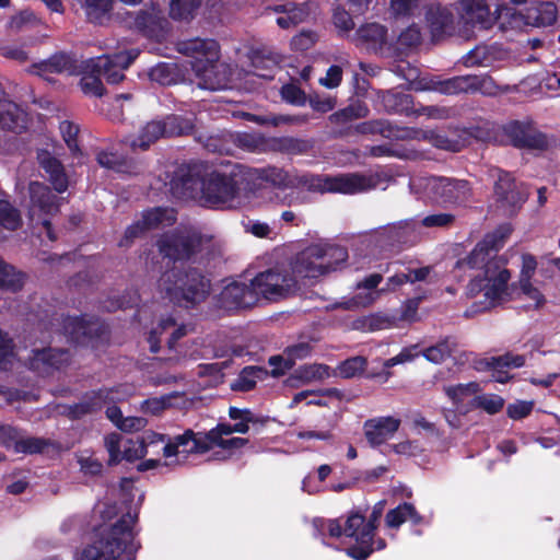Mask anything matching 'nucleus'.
Segmentation results:
<instances>
[{"label": "nucleus", "instance_id": "f257e3e1", "mask_svg": "<svg viewBox=\"0 0 560 560\" xmlns=\"http://www.w3.org/2000/svg\"><path fill=\"white\" fill-rule=\"evenodd\" d=\"M505 234L500 231L485 236L467 258L471 268L482 269V276H476L467 285L468 298L482 295L483 300L476 303V312H482L510 300V271L504 261L498 257Z\"/></svg>", "mask_w": 560, "mask_h": 560}, {"label": "nucleus", "instance_id": "f03ea898", "mask_svg": "<svg viewBox=\"0 0 560 560\" xmlns=\"http://www.w3.org/2000/svg\"><path fill=\"white\" fill-rule=\"evenodd\" d=\"M185 198L217 209H233L241 205V189H246L243 172L221 173L202 163L188 165L175 182Z\"/></svg>", "mask_w": 560, "mask_h": 560}, {"label": "nucleus", "instance_id": "7ed1b4c3", "mask_svg": "<svg viewBox=\"0 0 560 560\" xmlns=\"http://www.w3.org/2000/svg\"><path fill=\"white\" fill-rule=\"evenodd\" d=\"M158 292L163 299L176 305L192 307L210 295L211 281L196 267L174 266L159 278Z\"/></svg>", "mask_w": 560, "mask_h": 560}, {"label": "nucleus", "instance_id": "20e7f679", "mask_svg": "<svg viewBox=\"0 0 560 560\" xmlns=\"http://www.w3.org/2000/svg\"><path fill=\"white\" fill-rule=\"evenodd\" d=\"M136 522L137 515H124L98 541L83 550L81 560H116L124 553L127 560H133L138 549L132 530Z\"/></svg>", "mask_w": 560, "mask_h": 560}, {"label": "nucleus", "instance_id": "39448f33", "mask_svg": "<svg viewBox=\"0 0 560 560\" xmlns=\"http://www.w3.org/2000/svg\"><path fill=\"white\" fill-rule=\"evenodd\" d=\"M410 188L416 194L443 206H466L472 197V188L469 182L452 177L412 178Z\"/></svg>", "mask_w": 560, "mask_h": 560}, {"label": "nucleus", "instance_id": "423d86ee", "mask_svg": "<svg viewBox=\"0 0 560 560\" xmlns=\"http://www.w3.org/2000/svg\"><path fill=\"white\" fill-rule=\"evenodd\" d=\"M295 186L306 187L311 191L339 192L353 195L368 191L376 186L371 177L359 173L328 175H301L293 176Z\"/></svg>", "mask_w": 560, "mask_h": 560}, {"label": "nucleus", "instance_id": "0eeeda50", "mask_svg": "<svg viewBox=\"0 0 560 560\" xmlns=\"http://www.w3.org/2000/svg\"><path fill=\"white\" fill-rule=\"evenodd\" d=\"M212 240L195 229L178 228L162 234L156 241L159 253L171 260H188L206 248Z\"/></svg>", "mask_w": 560, "mask_h": 560}, {"label": "nucleus", "instance_id": "6e6552de", "mask_svg": "<svg viewBox=\"0 0 560 560\" xmlns=\"http://www.w3.org/2000/svg\"><path fill=\"white\" fill-rule=\"evenodd\" d=\"M27 190L30 219L40 223L46 230L47 237L55 241L57 237L52 232L50 219L60 211L65 198L58 197L46 184L36 180L28 184Z\"/></svg>", "mask_w": 560, "mask_h": 560}, {"label": "nucleus", "instance_id": "1a4fd4ad", "mask_svg": "<svg viewBox=\"0 0 560 560\" xmlns=\"http://www.w3.org/2000/svg\"><path fill=\"white\" fill-rule=\"evenodd\" d=\"M488 175L493 179V195L497 206L506 215H514L528 198L523 184H517L511 173L499 167H491Z\"/></svg>", "mask_w": 560, "mask_h": 560}, {"label": "nucleus", "instance_id": "9d476101", "mask_svg": "<svg viewBox=\"0 0 560 560\" xmlns=\"http://www.w3.org/2000/svg\"><path fill=\"white\" fill-rule=\"evenodd\" d=\"M254 281L259 300L278 301L299 290L295 276L288 269H268L258 273Z\"/></svg>", "mask_w": 560, "mask_h": 560}, {"label": "nucleus", "instance_id": "9b49d317", "mask_svg": "<svg viewBox=\"0 0 560 560\" xmlns=\"http://www.w3.org/2000/svg\"><path fill=\"white\" fill-rule=\"evenodd\" d=\"M503 132L510 143L518 149L546 151L555 144V139H550L533 126L520 121L509 122L504 126Z\"/></svg>", "mask_w": 560, "mask_h": 560}, {"label": "nucleus", "instance_id": "f8f14e48", "mask_svg": "<svg viewBox=\"0 0 560 560\" xmlns=\"http://www.w3.org/2000/svg\"><path fill=\"white\" fill-rule=\"evenodd\" d=\"M431 89L446 95L477 91L483 94H492L495 90V83L489 75L467 74L434 81L432 82Z\"/></svg>", "mask_w": 560, "mask_h": 560}, {"label": "nucleus", "instance_id": "ddd939ff", "mask_svg": "<svg viewBox=\"0 0 560 560\" xmlns=\"http://www.w3.org/2000/svg\"><path fill=\"white\" fill-rule=\"evenodd\" d=\"M191 69L197 85L200 89L217 91L230 88L232 81V68L225 62L206 61L191 62Z\"/></svg>", "mask_w": 560, "mask_h": 560}, {"label": "nucleus", "instance_id": "4468645a", "mask_svg": "<svg viewBox=\"0 0 560 560\" xmlns=\"http://www.w3.org/2000/svg\"><path fill=\"white\" fill-rule=\"evenodd\" d=\"M58 327L70 341L78 345H88L92 339L100 337L104 331V326L93 318L86 317H61L55 318Z\"/></svg>", "mask_w": 560, "mask_h": 560}, {"label": "nucleus", "instance_id": "2eb2a0df", "mask_svg": "<svg viewBox=\"0 0 560 560\" xmlns=\"http://www.w3.org/2000/svg\"><path fill=\"white\" fill-rule=\"evenodd\" d=\"M139 52V49L131 48L114 55L98 57L94 62L93 70L108 83H119L125 78L122 71L133 62Z\"/></svg>", "mask_w": 560, "mask_h": 560}, {"label": "nucleus", "instance_id": "dca6fc26", "mask_svg": "<svg viewBox=\"0 0 560 560\" xmlns=\"http://www.w3.org/2000/svg\"><path fill=\"white\" fill-rule=\"evenodd\" d=\"M246 190L256 195L262 183L277 188L295 187V179L287 171L276 167L254 168L243 172Z\"/></svg>", "mask_w": 560, "mask_h": 560}, {"label": "nucleus", "instance_id": "f3484780", "mask_svg": "<svg viewBox=\"0 0 560 560\" xmlns=\"http://www.w3.org/2000/svg\"><path fill=\"white\" fill-rule=\"evenodd\" d=\"M220 301L223 307L234 310L254 306L260 300L253 279L249 284L242 282L229 283L222 290Z\"/></svg>", "mask_w": 560, "mask_h": 560}, {"label": "nucleus", "instance_id": "a211bd4d", "mask_svg": "<svg viewBox=\"0 0 560 560\" xmlns=\"http://www.w3.org/2000/svg\"><path fill=\"white\" fill-rule=\"evenodd\" d=\"M425 21L434 42L444 39L455 33V15L447 7L432 3L425 11Z\"/></svg>", "mask_w": 560, "mask_h": 560}, {"label": "nucleus", "instance_id": "6ab92c4d", "mask_svg": "<svg viewBox=\"0 0 560 560\" xmlns=\"http://www.w3.org/2000/svg\"><path fill=\"white\" fill-rule=\"evenodd\" d=\"M400 423V419L392 416L369 419L363 424L364 436L370 446H380L395 435Z\"/></svg>", "mask_w": 560, "mask_h": 560}, {"label": "nucleus", "instance_id": "aec40b11", "mask_svg": "<svg viewBox=\"0 0 560 560\" xmlns=\"http://www.w3.org/2000/svg\"><path fill=\"white\" fill-rule=\"evenodd\" d=\"M196 433L188 429L183 434L170 438L162 448L165 465H182L189 454H194Z\"/></svg>", "mask_w": 560, "mask_h": 560}, {"label": "nucleus", "instance_id": "412c9836", "mask_svg": "<svg viewBox=\"0 0 560 560\" xmlns=\"http://www.w3.org/2000/svg\"><path fill=\"white\" fill-rule=\"evenodd\" d=\"M319 253H322L316 246L311 245L306 247L304 250L299 253L292 264L291 271L295 278H318L320 276H325V267L320 258H318Z\"/></svg>", "mask_w": 560, "mask_h": 560}, {"label": "nucleus", "instance_id": "4be33fe9", "mask_svg": "<svg viewBox=\"0 0 560 560\" xmlns=\"http://www.w3.org/2000/svg\"><path fill=\"white\" fill-rule=\"evenodd\" d=\"M69 360V351L65 349H34L30 358V368L39 374H48L67 365Z\"/></svg>", "mask_w": 560, "mask_h": 560}, {"label": "nucleus", "instance_id": "5701e85b", "mask_svg": "<svg viewBox=\"0 0 560 560\" xmlns=\"http://www.w3.org/2000/svg\"><path fill=\"white\" fill-rule=\"evenodd\" d=\"M176 50L185 56L191 57L192 62L217 61L219 59V45L213 39L190 38L178 40Z\"/></svg>", "mask_w": 560, "mask_h": 560}, {"label": "nucleus", "instance_id": "b1692460", "mask_svg": "<svg viewBox=\"0 0 560 560\" xmlns=\"http://www.w3.org/2000/svg\"><path fill=\"white\" fill-rule=\"evenodd\" d=\"M167 20L155 7L141 10L136 14L135 26L147 37L161 39L164 36Z\"/></svg>", "mask_w": 560, "mask_h": 560}, {"label": "nucleus", "instance_id": "393cba45", "mask_svg": "<svg viewBox=\"0 0 560 560\" xmlns=\"http://www.w3.org/2000/svg\"><path fill=\"white\" fill-rule=\"evenodd\" d=\"M37 161L47 174L55 191L59 194L65 192L69 187V179L62 163L47 150H39L37 152Z\"/></svg>", "mask_w": 560, "mask_h": 560}, {"label": "nucleus", "instance_id": "a878e982", "mask_svg": "<svg viewBox=\"0 0 560 560\" xmlns=\"http://www.w3.org/2000/svg\"><path fill=\"white\" fill-rule=\"evenodd\" d=\"M125 397L126 393H122L119 387L103 388L97 392H92L82 402L75 405L73 413L75 416L90 413L103 408L105 405L120 401Z\"/></svg>", "mask_w": 560, "mask_h": 560}, {"label": "nucleus", "instance_id": "bb28decb", "mask_svg": "<svg viewBox=\"0 0 560 560\" xmlns=\"http://www.w3.org/2000/svg\"><path fill=\"white\" fill-rule=\"evenodd\" d=\"M383 277L380 273H372L357 283L358 292L352 296L350 305L366 307L380 299L386 289H377Z\"/></svg>", "mask_w": 560, "mask_h": 560}, {"label": "nucleus", "instance_id": "cd10ccee", "mask_svg": "<svg viewBox=\"0 0 560 560\" xmlns=\"http://www.w3.org/2000/svg\"><path fill=\"white\" fill-rule=\"evenodd\" d=\"M354 40L357 45L377 51L387 43V30L376 22L366 23L357 30Z\"/></svg>", "mask_w": 560, "mask_h": 560}, {"label": "nucleus", "instance_id": "c85d7f7f", "mask_svg": "<svg viewBox=\"0 0 560 560\" xmlns=\"http://www.w3.org/2000/svg\"><path fill=\"white\" fill-rule=\"evenodd\" d=\"M34 72L50 81L47 74L50 73H73L75 70V60L68 54L57 52L47 60L33 66Z\"/></svg>", "mask_w": 560, "mask_h": 560}, {"label": "nucleus", "instance_id": "c756f323", "mask_svg": "<svg viewBox=\"0 0 560 560\" xmlns=\"http://www.w3.org/2000/svg\"><path fill=\"white\" fill-rule=\"evenodd\" d=\"M462 19L469 24L488 28L491 25L490 10L483 0H460Z\"/></svg>", "mask_w": 560, "mask_h": 560}, {"label": "nucleus", "instance_id": "7c9ffc66", "mask_svg": "<svg viewBox=\"0 0 560 560\" xmlns=\"http://www.w3.org/2000/svg\"><path fill=\"white\" fill-rule=\"evenodd\" d=\"M164 127L161 120L148 121L140 128L137 136L128 137L126 142L132 149L147 150L160 138L166 137Z\"/></svg>", "mask_w": 560, "mask_h": 560}, {"label": "nucleus", "instance_id": "2f4dec72", "mask_svg": "<svg viewBox=\"0 0 560 560\" xmlns=\"http://www.w3.org/2000/svg\"><path fill=\"white\" fill-rule=\"evenodd\" d=\"M176 322L173 317L168 316L166 318H162L156 327H154L148 336V342L150 345L151 352L155 353L160 350V336L170 328H174L170 339H168V348L173 349L175 343L183 338L186 334V327L184 325L176 327Z\"/></svg>", "mask_w": 560, "mask_h": 560}, {"label": "nucleus", "instance_id": "473e14b6", "mask_svg": "<svg viewBox=\"0 0 560 560\" xmlns=\"http://www.w3.org/2000/svg\"><path fill=\"white\" fill-rule=\"evenodd\" d=\"M374 530L375 525L366 524L363 515L353 513L347 518L343 533L361 546H368L373 540Z\"/></svg>", "mask_w": 560, "mask_h": 560}, {"label": "nucleus", "instance_id": "72a5a7b5", "mask_svg": "<svg viewBox=\"0 0 560 560\" xmlns=\"http://www.w3.org/2000/svg\"><path fill=\"white\" fill-rule=\"evenodd\" d=\"M25 128V114L13 102L0 100V130L20 132Z\"/></svg>", "mask_w": 560, "mask_h": 560}, {"label": "nucleus", "instance_id": "f704fd0d", "mask_svg": "<svg viewBox=\"0 0 560 560\" xmlns=\"http://www.w3.org/2000/svg\"><path fill=\"white\" fill-rule=\"evenodd\" d=\"M407 521L415 525L423 521V517L417 512L416 508L408 502H404L397 508L389 510L385 516V523L390 528H398Z\"/></svg>", "mask_w": 560, "mask_h": 560}, {"label": "nucleus", "instance_id": "c9c22d12", "mask_svg": "<svg viewBox=\"0 0 560 560\" xmlns=\"http://www.w3.org/2000/svg\"><path fill=\"white\" fill-rule=\"evenodd\" d=\"M26 279V273L18 270L14 266L5 262L0 257V289L10 292H18L22 290Z\"/></svg>", "mask_w": 560, "mask_h": 560}, {"label": "nucleus", "instance_id": "e433bc0d", "mask_svg": "<svg viewBox=\"0 0 560 560\" xmlns=\"http://www.w3.org/2000/svg\"><path fill=\"white\" fill-rule=\"evenodd\" d=\"M314 246L322 252L318 255L320 261H323L324 265H327L325 267V275L335 271L339 265L346 262L348 258V252L342 246L322 244H314Z\"/></svg>", "mask_w": 560, "mask_h": 560}, {"label": "nucleus", "instance_id": "4c0bfd02", "mask_svg": "<svg viewBox=\"0 0 560 560\" xmlns=\"http://www.w3.org/2000/svg\"><path fill=\"white\" fill-rule=\"evenodd\" d=\"M457 342L453 337H445L438 343L421 351L422 355L434 364L444 362L456 350Z\"/></svg>", "mask_w": 560, "mask_h": 560}, {"label": "nucleus", "instance_id": "58836bf2", "mask_svg": "<svg viewBox=\"0 0 560 560\" xmlns=\"http://www.w3.org/2000/svg\"><path fill=\"white\" fill-rule=\"evenodd\" d=\"M443 392L451 399V401L460 408L468 398H474L480 392V386L477 382L467 384H456L443 387Z\"/></svg>", "mask_w": 560, "mask_h": 560}, {"label": "nucleus", "instance_id": "ea45409f", "mask_svg": "<svg viewBox=\"0 0 560 560\" xmlns=\"http://www.w3.org/2000/svg\"><path fill=\"white\" fill-rule=\"evenodd\" d=\"M50 448L57 450L58 444L52 440L44 438H21L20 440H16L15 443L16 453L37 454L48 452Z\"/></svg>", "mask_w": 560, "mask_h": 560}, {"label": "nucleus", "instance_id": "a19ab883", "mask_svg": "<svg viewBox=\"0 0 560 560\" xmlns=\"http://www.w3.org/2000/svg\"><path fill=\"white\" fill-rule=\"evenodd\" d=\"M558 8L552 1H541L528 10V18L537 26H548L556 22Z\"/></svg>", "mask_w": 560, "mask_h": 560}, {"label": "nucleus", "instance_id": "79ce46f5", "mask_svg": "<svg viewBox=\"0 0 560 560\" xmlns=\"http://www.w3.org/2000/svg\"><path fill=\"white\" fill-rule=\"evenodd\" d=\"M140 220L144 223L148 231H150L161 225H170L175 222L176 218L172 209L159 207L143 211Z\"/></svg>", "mask_w": 560, "mask_h": 560}, {"label": "nucleus", "instance_id": "37998d69", "mask_svg": "<svg viewBox=\"0 0 560 560\" xmlns=\"http://www.w3.org/2000/svg\"><path fill=\"white\" fill-rule=\"evenodd\" d=\"M388 113H407L411 106V96L400 92L383 91L380 95Z\"/></svg>", "mask_w": 560, "mask_h": 560}, {"label": "nucleus", "instance_id": "c03bdc74", "mask_svg": "<svg viewBox=\"0 0 560 560\" xmlns=\"http://www.w3.org/2000/svg\"><path fill=\"white\" fill-rule=\"evenodd\" d=\"M161 121L165 126L166 137L188 135L195 127L191 118L180 115H168L164 119H161Z\"/></svg>", "mask_w": 560, "mask_h": 560}, {"label": "nucleus", "instance_id": "a18cd8bd", "mask_svg": "<svg viewBox=\"0 0 560 560\" xmlns=\"http://www.w3.org/2000/svg\"><path fill=\"white\" fill-rule=\"evenodd\" d=\"M0 224L10 231H15L22 225L20 210L5 199H0Z\"/></svg>", "mask_w": 560, "mask_h": 560}, {"label": "nucleus", "instance_id": "49530a36", "mask_svg": "<svg viewBox=\"0 0 560 560\" xmlns=\"http://www.w3.org/2000/svg\"><path fill=\"white\" fill-rule=\"evenodd\" d=\"M525 364V357L521 354L505 353L499 357H491L490 359H485L479 362L478 369L481 370L483 368H521Z\"/></svg>", "mask_w": 560, "mask_h": 560}, {"label": "nucleus", "instance_id": "de8ad7c7", "mask_svg": "<svg viewBox=\"0 0 560 560\" xmlns=\"http://www.w3.org/2000/svg\"><path fill=\"white\" fill-rule=\"evenodd\" d=\"M200 3L201 0H171L170 14L174 20H189Z\"/></svg>", "mask_w": 560, "mask_h": 560}, {"label": "nucleus", "instance_id": "09e8293b", "mask_svg": "<svg viewBox=\"0 0 560 560\" xmlns=\"http://www.w3.org/2000/svg\"><path fill=\"white\" fill-rule=\"evenodd\" d=\"M368 365L366 358L357 355L342 361L337 366V373L343 378H351L361 374Z\"/></svg>", "mask_w": 560, "mask_h": 560}, {"label": "nucleus", "instance_id": "8fccbe9b", "mask_svg": "<svg viewBox=\"0 0 560 560\" xmlns=\"http://www.w3.org/2000/svg\"><path fill=\"white\" fill-rule=\"evenodd\" d=\"M369 115V108L363 104H351L348 107L329 116L331 122L342 124L352 119L364 118Z\"/></svg>", "mask_w": 560, "mask_h": 560}, {"label": "nucleus", "instance_id": "3c124183", "mask_svg": "<svg viewBox=\"0 0 560 560\" xmlns=\"http://www.w3.org/2000/svg\"><path fill=\"white\" fill-rule=\"evenodd\" d=\"M423 0H389V12L395 18L413 16L421 8Z\"/></svg>", "mask_w": 560, "mask_h": 560}, {"label": "nucleus", "instance_id": "603ef678", "mask_svg": "<svg viewBox=\"0 0 560 560\" xmlns=\"http://www.w3.org/2000/svg\"><path fill=\"white\" fill-rule=\"evenodd\" d=\"M504 406V400L499 395H479L470 401V407L481 408L490 415L499 412Z\"/></svg>", "mask_w": 560, "mask_h": 560}, {"label": "nucleus", "instance_id": "864d4df0", "mask_svg": "<svg viewBox=\"0 0 560 560\" xmlns=\"http://www.w3.org/2000/svg\"><path fill=\"white\" fill-rule=\"evenodd\" d=\"M421 138L428 140L430 143H432L438 149L451 151V152H458L460 150V142L457 140L448 139L446 136L438 133L433 130L429 131H422Z\"/></svg>", "mask_w": 560, "mask_h": 560}, {"label": "nucleus", "instance_id": "5fc2aeb1", "mask_svg": "<svg viewBox=\"0 0 560 560\" xmlns=\"http://www.w3.org/2000/svg\"><path fill=\"white\" fill-rule=\"evenodd\" d=\"M122 436L119 433H110L104 438V445L109 454L108 464L116 465L121 462Z\"/></svg>", "mask_w": 560, "mask_h": 560}, {"label": "nucleus", "instance_id": "6e6d98bb", "mask_svg": "<svg viewBox=\"0 0 560 560\" xmlns=\"http://www.w3.org/2000/svg\"><path fill=\"white\" fill-rule=\"evenodd\" d=\"M122 436L119 433H110L104 438V445L109 454L108 464L116 465L121 462Z\"/></svg>", "mask_w": 560, "mask_h": 560}, {"label": "nucleus", "instance_id": "4d7b16f0", "mask_svg": "<svg viewBox=\"0 0 560 560\" xmlns=\"http://www.w3.org/2000/svg\"><path fill=\"white\" fill-rule=\"evenodd\" d=\"M261 373V369L255 366H246L241 372L236 383L232 386L233 389L248 392L256 385V378Z\"/></svg>", "mask_w": 560, "mask_h": 560}, {"label": "nucleus", "instance_id": "13d9d810", "mask_svg": "<svg viewBox=\"0 0 560 560\" xmlns=\"http://www.w3.org/2000/svg\"><path fill=\"white\" fill-rule=\"evenodd\" d=\"M490 59V50L487 46H476L463 57V63L466 67L488 66Z\"/></svg>", "mask_w": 560, "mask_h": 560}, {"label": "nucleus", "instance_id": "bf43d9fd", "mask_svg": "<svg viewBox=\"0 0 560 560\" xmlns=\"http://www.w3.org/2000/svg\"><path fill=\"white\" fill-rule=\"evenodd\" d=\"M278 149L289 154H302L311 149V144L306 140L284 137L277 140Z\"/></svg>", "mask_w": 560, "mask_h": 560}, {"label": "nucleus", "instance_id": "052dcab7", "mask_svg": "<svg viewBox=\"0 0 560 560\" xmlns=\"http://www.w3.org/2000/svg\"><path fill=\"white\" fill-rule=\"evenodd\" d=\"M354 131L361 135H381L383 137H389L390 135L389 125L385 120H369L358 124Z\"/></svg>", "mask_w": 560, "mask_h": 560}, {"label": "nucleus", "instance_id": "680f3d73", "mask_svg": "<svg viewBox=\"0 0 560 560\" xmlns=\"http://www.w3.org/2000/svg\"><path fill=\"white\" fill-rule=\"evenodd\" d=\"M106 416L107 418L114 422L118 428H120L121 430H127V429H140L142 425H143V420L142 419H139V418H135V419H127L125 421H121V418H122V415H121V411L120 409L115 406V405H112V406H108L107 409H106Z\"/></svg>", "mask_w": 560, "mask_h": 560}, {"label": "nucleus", "instance_id": "e2e57ef3", "mask_svg": "<svg viewBox=\"0 0 560 560\" xmlns=\"http://www.w3.org/2000/svg\"><path fill=\"white\" fill-rule=\"evenodd\" d=\"M236 144L249 152H259L265 148V139L260 135L243 132L236 136Z\"/></svg>", "mask_w": 560, "mask_h": 560}, {"label": "nucleus", "instance_id": "0e129e2a", "mask_svg": "<svg viewBox=\"0 0 560 560\" xmlns=\"http://www.w3.org/2000/svg\"><path fill=\"white\" fill-rule=\"evenodd\" d=\"M149 78L161 85H170L174 82V71L170 65L159 63L150 70Z\"/></svg>", "mask_w": 560, "mask_h": 560}, {"label": "nucleus", "instance_id": "69168bd1", "mask_svg": "<svg viewBox=\"0 0 560 560\" xmlns=\"http://www.w3.org/2000/svg\"><path fill=\"white\" fill-rule=\"evenodd\" d=\"M59 129L61 131L62 138H63L65 142L67 143L69 150L73 154L80 153V149L77 143V136L79 133V127L68 120H63L60 122Z\"/></svg>", "mask_w": 560, "mask_h": 560}, {"label": "nucleus", "instance_id": "338daca9", "mask_svg": "<svg viewBox=\"0 0 560 560\" xmlns=\"http://www.w3.org/2000/svg\"><path fill=\"white\" fill-rule=\"evenodd\" d=\"M147 455L142 443L139 439L126 440L122 444L121 460L135 462Z\"/></svg>", "mask_w": 560, "mask_h": 560}, {"label": "nucleus", "instance_id": "774afa93", "mask_svg": "<svg viewBox=\"0 0 560 560\" xmlns=\"http://www.w3.org/2000/svg\"><path fill=\"white\" fill-rule=\"evenodd\" d=\"M86 14L91 21L97 22L112 8V0H84Z\"/></svg>", "mask_w": 560, "mask_h": 560}]
</instances>
